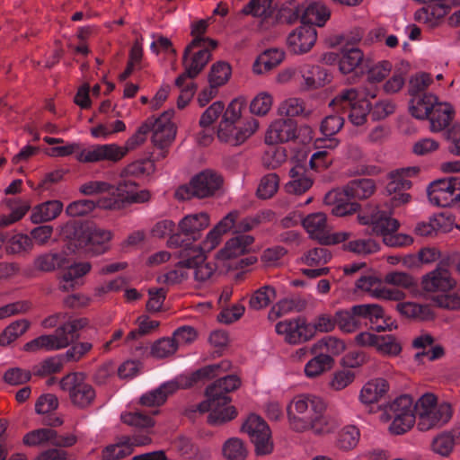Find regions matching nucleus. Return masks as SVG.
Segmentation results:
<instances>
[{
	"mask_svg": "<svg viewBox=\"0 0 460 460\" xmlns=\"http://www.w3.org/2000/svg\"><path fill=\"white\" fill-rule=\"evenodd\" d=\"M221 386L215 381L205 390L206 401L198 404L200 413L210 411L208 416V422L212 425H220L230 421L237 415L236 409L234 406H227L231 398L227 395Z\"/></svg>",
	"mask_w": 460,
	"mask_h": 460,
	"instance_id": "nucleus-1",
	"label": "nucleus"
},
{
	"mask_svg": "<svg viewBox=\"0 0 460 460\" xmlns=\"http://www.w3.org/2000/svg\"><path fill=\"white\" fill-rule=\"evenodd\" d=\"M223 184V178L217 172L205 170L195 175L189 184L180 186L175 191L179 200H189L191 198L204 199L213 196Z\"/></svg>",
	"mask_w": 460,
	"mask_h": 460,
	"instance_id": "nucleus-2",
	"label": "nucleus"
},
{
	"mask_svg": "<svg viewBox=\"0 0 460 460\" xmlns=\"http://www.w3.org/2000/svg\"><path fill=\"white\" fill-rule=\"evenodd\" d=\"M385 414L387 420H392L389 426L391 433L402 435L409 431L416 420L412 398L407 394L397 397L385 406Z\"/></svg>",
	"mask_w": 460,
	"mask_h": 460,
	"instance_id": "nucleus-3",
	"label": "nucleus"
},
{
	"mask_svg": "<svg viewBox=\"0 0 460 460\" xmlns=\"http://www.w3.org/2000/svg\"><path fill=\"white\" fill-rule=\"evenodd\" d=\"M60 388L68 393L71 403L81 410L92 407L96 398L94 388L84 380L82 373H70L61 378Z\"/></svg>",
	"mask_w": 460,
	"mask_h": 460,
	"instance_id": "nucleus-4",
	"label": "nucleus"
},
{
	"mask_svg": "<svg viewBox=\"0 0 460 460\" xmlns=\"http://www.w3.org/2000/svg\"><path fill=\"white\" fill-rule=\"evenodd\" d=\"M329 105L347 113L350 122L356 126L363 125L371 112L370 102L365 99L358 100V92L354 88L341 91Z\"/></svg>",
	"mask_w": 460,
	"mask_h": 460,
	"instance_id": "nucleus-5",
	"label": "nucleus"
},
{
	"mask_svg": "<svg viewBox=\"0 0 460 460\" xmlns=\"http://www.w3.org/2000/svg\"><path fill=\"white\" fill-rule=\"evenodd\" d=\"M188 244L178 253V257L181 260L177 262V267L193 269L195 280L205 283L213 276L217 267L206 261L207 256L202 247H191Z\"/></svg>",
	"mask_w": 460,
	"mask_h": 460,
	"instance_id": "nucleus-6",
	"label": "nucleus"
},
{
	"mask_svg": "<svg viewBox=\"0 0 460 460\" xmlns=\"http://www.w3.org/2000/svg\"><path fill=\"white\" fill-rule=\"evenodd\" d=\"M427 191L433 205L443 208L454 206L460 201V176L434 181Z\"/></svg>",
	"mask_w": 460,
	"mask_h": 460,
	"instance_id": "nucleus-7",
	"label": "nucleus"
},
{
	"mask_svg": "<svg viewBox=\"0 0 460 460\" xmlns=\"http://www.w3.org/2000/svg\"><path fill=\"white\" fill-rule=\"evenodd\" d=\"M241 429L250 437L257 456L270 455L273 451L274 444L270 429L261 417L251 414L242 425Z\"/></svg>",
	"mask_w": 460,
	"mask_h": 460,
	"instance_id": "nucleus-8",
	"label": "nucleus"
},
{
	"mask_svg": "<svg viewBox=\"0 0 460 460\" xmlns=\"http://www.w3.org/2000/svg\"><path fill=\"white\" fill-rule=\"evenodd\" d=\"M309 397L299 395L288 405L287 411L291 428L298 432L313 429L316 420V406L311 400L312 407L308 409Z\"/></svg>",
	"mask_w": 460,
	"mask_h": 460,
	"instance_id": "nucleus-9",
	"label": "nucleus"
},
{
	"mask_svg": "<svg viewBox=\"0 0 460 460\" xmlns=\"http://www.w3.org/2000/svg\"><path fill=\"white\" fill-rule=\"evenodd\" d=\"M89 236V226L77 220L68 221L59 230V240L71 253L85 252Z\"/></svg>",
	"mask_w": 460,
	"mask_h": 460,
	"instance_id": "nucleus-10",
	"label": "nucleus"
},
{
	"mask_svg": "<svg viewBox=\"0 0 460 460\" xmlns=\"http://www.w3.org/2000/svg\"><path fill=\"white\" fill-rule=\"evenodd\" d=\"M343 125V119L338 115L327 116L321 123V133L323 137H318V168L327 169L332 162L322 161L328 155V149H334L338 146L339 141L333 136L339 132Z\"/></svg>",
	"mask_w": 460,
	"mask_h": 460,
	"instance_id": "nucleus-11",
	"label": "nucleus"
},
{
	"mask_svg": "<svg viewBox=\"0 0 460 460\" xmlns=\"http://www.w3.org/2000/svg\"><path fill=\"white\" fill-rule=\"evenodd\" d=\"M307 152L302 151L297 155V164L289 171L292 179L285 185L288 193L300 195L308 190L314 184V177L305 167Z\"/></svg>",
	"mask_w": 460,
	"mask_h": 460,
	"instance_id": "nucleus-12",
	"label": "nucleus"
},
{
	"mask_svg": "<svg viewBox=\"0 0 460 460\" xmlns=\"http://www.w3.org/2000/svg\"><path fill=\"white\" fill-rule=\"evenodd\" d=\"M234 122L221 120L217 128V137L221 142L236 146L243 144L259 128L257 119L248 121L243 127L235 128Z\"/></svg>",
	"mask_w": 460,
	"mask_h": 460,
	"instance_id": "nucleus-13",
	"label": "nucleus"
},
{
	"mask_svg": "<svg viewBox=\"0 0 460 460\" xmlns=\"http://www.w3.org/2000/svg\"><path fill=\"white\" fill-rule=\"evenodd\" d=\"M358 220L361 225L370 226V234L382 235L383 239L385 234L396 232L400 226L397 219L378 208H374L369 214H359Z\"/></svg>",
	"mask_w": 460,
	"mask_h": 460,
	"instance_id": "nucleus-14",
	"label": "nucleus"
},
{
	"mask_svg": "<svg viewBox=\"0 0 460 460\" xmlns=\"http://www.w3.org/2000/svg\"><path fill=\"white\" fill-rule=\"evenodd\" d=\"M279 334H285L289 343L304 342L314 336L316 324L307 323L305 319L297 318L294 321L279 322L276 325Z\"/></svg>",
	"mask_w": 460,
	"mask_h": 460,
	"instance_id": "nucleus-15",
	"label": "nucleus"
},
{
	"mask_svg": "<svg viewBox=\"0 0 460 460\" xmlns=\"http://www.w3.org/2000/svg\"><path fill=\"white\" fill-rule=\"evenodd\" d=\"M316 43V28L310 26H299L287 38V45L289 51L296 55L309 52Z\"/></svg>",
	"mask_w": 460,
	"mask_h": 460,
	"instance_id": "nucleus-16",
	"label": "nucleus"
},
{
	"mask_svg": "<svg viewBox=\"0 0 460 460\" xmlns=\"http://www.w3.org/2000/svg\"><path fill=\"white\" fill-rule=\"evenodd\" d=\"M126 155V150L115 144L96 146L93 149H84L77 155L81 163H96L100 161L118 162Z\"/></svg>",
	"mask_w": 460,
	"mask_h": 460,
	"instance_id": "nucleus-17",
	"label": "nucleus"
},
{
	"mask_svg": "<svg viewBox=\"0 0 460 460\" xmlns=\"http://www.w3.org/2000/svg\"><path fill=\"white\" fill-rule=\"evenodd\" d=\"M451 417V405L447 402H443L432 410L420 413L417 427L420 431H428L432 429L440 428L447 423Z\"/></svg>",
	"mask_w": 460,
	"mask_h": 460,
	"instance_id": "nucleus-18",
	"label": "nucleus"
},
{
	"mask_svg": "<svg viewBox=\"0 0 460 460\" xmlns=\"http://www.w3.org/2000/svg\"><path fill=\"white\" fill-rule=\"evenodd\" d=\"M296 138V122L290 119H279L273 121L265 136V142L269 145L286 143Z\"/></svg>",
	"mask_w": 460,
	"mask_h": 460,
	"instance_id": "nucleus-19",
	"label": "nucleus"
},
{
	"mask_svg": "<svg viewBox=\"0 0 460 460\" xmlns=\"http://www.w3.org/2000/svg\"><path fill=\"white\" fill-rule=\"evenodd\" d=\"M353 312L362 319L368 320L371 329L380 332L386 330H392V323L385 319V311L382 306L377 304H362L353 305Z\"/></svg>",
	"mask_w": 460,
	"mask_h": 460,
	"instance_id": "nucleus-20",
	"label": "nucleus"
},
{
	"mask_svg": "<svg viewBox=\"0 0 460 460\" xmlns=\"http://www.w3.org/2000/svg\"><path fill=\"white\" fill-rule=\"evenodd\" d=\"M113 190L118 199L122 201L124 208L131 204L144 203L150 199V192L147 190H138V184L131 180L119 181Z\"/></svg>",
	"mask_w": 460,
	"mask_h": 460,
	"instance_id": "nucleus-21",
	"label": "nucleus"
},
{
	"mask_svg": "<svg viewBox=\"0 0 460 460\" xmlns=\"http://www.w3.org/2000/svg\"><path fill=\"white\" fill-rule=\"evenodd\" d=\"M209 226V217L207 213H198L184 217L178 225L181 233L187 241L195 242L200 238V232Z\"/></svg>",
	"mask_w": 460,
	"mask_h": 460,
	"instance_id": "nucleus-22",
	"label": "nucleus"
},
{
	"mask_svg": "<svg viewBox=\"0 0 460 460\" xmlns=\"http://www.w3.org/2000/svg\"><path fill=\"white\" fill-rule=\"evenodd\" d=\"M367 61L359 48L343 47L339 60V68L342 74H349L357 69L360 70V74H364V68Z\"/></svg>",
	"mask_w": 460,
	"mask_h": 460,
	"instance_id": "nucleus-23",
	"label": "nucleus"
},
{
	"mask_svg": "<svg viewBox=\"0 0 460 460\" xmlns=\"http://www.w3.org/2000/svg\"><path fill=\"white\" fill-rule=\"evenodd\" d=\"M456 286L455 279L451 277L449 270H434L423 277L422 288L428 292L445 293Z\"/></svg>",
	"mask_w": 460,
	"mask_h": 460,
	"instance_id": "nucleus-24",
	"label": "nucleus"
},
{
	"mask_svg": "<svg viewBox=\"0 0 460 460\" xmlns=\"http://www.w3.org/2000/svg\"><path fill=\"white\" fill-rule=\"evenodd\" d=\"M254 238L248 234H240L228 240L225 247L217 252L216 258L218 260H229L249 252L250 246Z\"/></svg>",
	"mask_w": 460,
	"mask_h": 460,
	"instance_id": "nucleus-25",
	"label": "nucleus"
},
{
	"mask_svg": "<svg viewBox=\"0 0 460 460\" xmlns=\"http://www.w3.org/2000/svg\"><path fill=\"white\" fill-rule=\"evenodd\" d=\"M180 389L177 380L166 382L158 388L143 394L139 399V403L146 407H155L164 404L170 394Z\"/></svg>",
	"mask_w": 460,
	"mask_h": 460,
	"instance_id": "nucleus-26",
	"label": "nucleus"
},
{
	"mask_svg": "<svg viewBox=\"0 0 460 460\" xmlns=\"http://www.w3.org/2000/svg\"><path fill=\"white\" fill-rule=\"evenodd\" d=\"M454 117L453 107L447 102H439L434 106L428 116L429 128L432 132H440L447 128Z\"/></svg>",
	"mask_w": 460,
	"mask_h": 460,
	"instance_id": "nucleus-27",
	"label": "nucleus"
},
{
	"mask_svg": "<svg viewBox=\"0 0 460 460\" xmlns=\"http://www.w3.org/2000/svg\"><path fill=\"white\" fill-rule=\"evenodd\" d=\"M418 172L419 169L415 167L402 168L390 172L387 174L388 182L385 186L387 194L393 195V193L411 189V181L407 178L411 175V172L417 173Z\"/></svg>",
	"mask_w": 460,
	"mask_h": 460,
	"instance_id": "nucleus-28",
	"label": "nucleus"
},
{
	"mask_svg": "<svg viewBox=\"0 0 460 460\" xmlns=\"http://www.w3.org/2000/svg\"><path fill=\"white\" fill-rule=\"evenodd\" d=\"M68 259L62 252H45L38 255L33 261V268L40 272H53L64 268Z\"/></svg>",
	"mask_w": 460,
	"mask_h": 460,
	"instance_id": "nucleus-29",
	"label": "nucleus"
},
{
	"mask_svg": "<svg viewBox=\"0 0 460 460\" xmlns=\"http://www.w3.org/2000/svg\"><path fill=\"white\" fill-rule=\"evenodd\" d=\"M190 54V53H187L185 56V51L183 52L182 64L184 68H187V75H189V77L190 79H194L205 68L211 59L212 55L209 49L205 48L195 52L189 59Z\"/></svg>",
	"mask_w": 460,
	"mask_h": 460,
	"instance_id": "nucleus-30",
	"label": "nucleus"
},
{
	"mask_svg": "<svg viewBox=\"0 0 460 460\" xmlns=\"http://www.w3.org/2000/svg\"><path fill=\"white\" fill-rule=\"evenodd\" d=\"M62 210L63 203L60 200H49L32 208L31 219L34 224L49 222L58 217Z\"/></svg>",
	"mask_w": 460,
	"mask_h": 460,
	"instance_id": "nucleus-31",
	"label": "nucleus"
},
{
	"mask_svg": "<svg viewBox=\"0 0 460 460\" xmlns=\"http://www.w3.org/2000/svg\"><path fill=\"white\" fill-rule=\"evenodd\" d=\"M388 389L389 384L385 379H373L363 386L359 399L365 404L376 402L386 394Z\"/></svg>",
	"mask_w": 460,
	"mask_h": 460,
	"instance_id": "nucleus-32",
	"label": "nucleus"
},
{
	"mask_svg": "<svg viewBox=\"0 0 460 460\" xmlns=\"http://www.w3.org/2000/svg\"><path fill=\"white\" fill-rule=\"evenodd\" d=\"M410 105V111L413 117L419 119H426L432 111L438 99L432 93L412 95Z\"/></svg>",
	"mask_w": 460,
	"mask_h": 460,
	"instance_id": "nucleus-33",
	"label": "nucleus"
},
{
	"mask_svg": "<svg viewBox=\"0 0 460 460\" xmlns=\"http://www.w3.org/2000/svg\"><path fill=\"white\" fill-rule=\"evenodd\" d=\"M376 190L374 180L362 178L352 180L344 186L345 196L353 199H366L371 197Z\"/></svg>",
	"mask_w": 460,
	"mask_h": 460,
	"instance_id": "nucleus-34",
	"label": "nucleus"
},
{
	"mask_svg": "<svg viewBox=\"0 0 460 460\" xmlns=\"http://www.w3.org/2000/svg\"><path fill=\"white\" fill-rule=\"evenodd\" d=\"M285 58V52L279 49H269L262 52L255 60L252 70L255 74H262L279 66Z\"/></svg>",
	"mask_w": 460,
	"mask_h": 460,
	"instance_id": "nucleus-35",
	"label": "nucleus"
},
{
	"mask_svg": "<svg viewBox=\"0 0 460 460\" xmlns=\"http://www.w3.org/2000/svg\"><path fill=\"white\" fill-rule=\"evenodd\" d=\"M89 245L85 251L92 255H100L109 250L108 243L112 238V233L102 228H91L89 226Z\"/></svg>",
	"mask_w": 460,
	"mask_h": 460,
	"instance_id": "nucleus-36",
	"label": "nucleus"
},
{
	"mask_svg": "<svg viewBox=\"0 0 460 460\" xmlns=\"http://www.w3.org/2000/svg\"><path fill=\"white\" fill-rule=\"evenodd\" d=\"M151 130L153 131L152 142L155 146L161 150V157L164 158L166 156L165 149L175 138L176 127H165L164 124H152Z\"/></svg>",
	"mask_w": 460,
	"mask_h": 460,
	"instance_id": "nucleus-37",
	"label": "nucleus"
},
{
	"mask_svg": "<svg viewBox=\"0 0 460 460\" xmlns=\"http://www.w3.org/2000/svg\"><path fill=\"white\" fill-rule=\"evenodd\" d=\"M349 236V232L332 233L326 225V215L318 212V243L333 245L344 242Z\"/></svg>",
	"mask_w": 460,
	"mask_h": 460,
	"instance_id": "nucleus-38",
	"label": "nucleus"
},
{
	"mask_svg": "<svg viewBox=\"0 0 460 460\" xmlns=\"http://www.w3.org/2000/svg\"><path fill=\"white\" fill-rule=\"evenodd\" d=\"M456 446V435L451 431H444L436 436L431 443L434 453L447 457Z\"/></svg>",
	"mask_w": 460,
	"mask_h": 460,
	"instance_id": "nucleus-39",
	"label": "nucleus"
},
{
	"mask_svg": "<svg viewBox=\"0 0 460 460\" xmlns=\"http://www.w3.org/2000/svg\"><path fill=\"white\" fill-rule=\"evenodd\" d=\"M337 325L345 333H351L362 327V323L358 314L353 312V306L348 310H341L336 313Z\"/></svg>",
	"mask_w": 460,
	"mask_h": 460,
	"instance_id": "nucleus-40",
	"label": "nucleus"
},
{
	"mask_svg": "<svg viewBox=\"0 0 460 460\" xmlns=\"http://www.w3.org/2000/svg\"><path fill=\"white\" fill-rule=\"evenodd\" d=\"M222 453L227 460H245L248 455L243 441L238 438L227 439L223 445Z\"/></svg>",
	"mask_w": 460,
	"mask_h": 460,
	"instance_id": "nucleus-41",
	"label": "nucleus"
},
{
	"mask_svg": "<svg viewBox=\"0 0 460 460\" xmlns=\"http://www.w3.org/2000/svg\"><path fill=\"white\" fill-rule=\"evenodd\" d=\"M447 13V8L445 6H425L415 12L414 19L419 22L434 26L438 20L443 18Z\"/></svg>",
	"mask_w": 460,
	"mask_h": 460,
	"instance_id": "nucleus-42",
	"label": "nucleus"
},
{
	"mask_svg": "<svg viewBox=\"0 0 460 460\" xmlns=\"http://www.w3.org/2000/svg\"><path fill=\"white\" fill-rule=\"evenodd\" d=\"M30 327V322L26 319L17 320L8 325L0 334V345L7 346L22 336Z\"/></svg>",
	"mask_w": 460,
	"mask_h": 460,
	"instance_id": "nucleus-43",
	"label": "nucleus"
},
{
	"mask_svg": "<svg viewBox=\"0 0 460 460\" xmlns=\"http://www.w3.org/2000/svg\"><path fill=\"white\" fill-rule=\"evenodd\" d=\"M216 371L217 366L208 365L196 370L190 376H180L177 379V382L180 385V388L187 389L193 386L197 382L202 379H209L214 377Z\"/></svg>",
	"mask_w": 460,
	"mask_h": 460,
	"instance_id": "nucleus-44",
	"label": "nucleus"
},
{
	"mask_svg": "<svg viewBox=\"0 0 460 460\" xmlns=\"http://www.w3.org/2000/svg\"><path fill=\"white\" fill-rule=\"evenodd\" d=\"M272 12V0H250L241 10V13L243 15L262 17L264 19L270 17Z\"/></svg>",
	"mask_w": 460,
	"mask_h": 460,
	"instance_id": "nucleus-45",
	"label": "nucleus"
},
{
	"mask_svg": "<svg viewBox=\"0 0 460 460\" xmlns=\"http://www.w3.org/2000/svg\"><path fill=\"white\" fill-rule=\"evenodd\" d=\"M275 296V288L270 286H264L252 295L249 306L252 310H261L268 306Z\"/></svg>",
	"mask_w": 460,
	"mask_h": 460,
	"instance_id": "nucleus-46",
	"label": "nucleus"
},
{
	"mask_svg": "<svg viewBox=\"0 0 460 460\" xmlns=\"http://www.w3.org/2000/svg\"><path fill=\"white\" fill-rule=\"evenodd\" d=\"M376 349L383 356L396 357L402 351V344L392 334L380 335Z\"/></svg>",
	"mask_w": 460,
	"mask_h": 460,
	"instance_id": "nucleus-47",
	"label": "nucleus"
},
{
	"mask_svg": "<svg viewBox=\"0 0 460 460\" xmlns=\"http://www.w3.org/2000/svg\"><path fill=\"white\" fill-rule=\"evenodd\" d=\"M56 437V430L50 428H42L31 430L24 435L22 442L28 447L42 446L50 442Z\"/></svg>",
	"mask_w": 460,
	"mask_h": 460,
	"instance_id": "nucleus-48",
	"label": "nucleus"
},
{
	"mask_svg": "<svg viewBox=\"0 0 460 460\" xmlns=\"http://www.w3.org/2000/svg\"><path fill=\"white\" fill-rule=\"evenodd\" d=\"M359 430L353 425L344 427L339 433L337 447L342 450L353 449L359 440Z\"/></svg>",
	"mask_w": 460,
	"mask_h": 460,
	"instance_id": "nucleus-49",
	"label": "nucleus"
},
{
	"mask_svg": "<svg viewBox=\"0 0 460 460\" xmlns=\"http://www.w3.org/2000/svg\"><path fill=\"white\" fill-rule=\"evenodd\" d=\"M231 66L228 63L218 61L215 63L208 74V82L211 86H221L230 78Z\"/></svg>",
	"mask_w": 460,
	"mask_h": 460,
	"instance_id": "nucleus-50",
	"label": "nucleus"
},
{
	"mask_svg": "<svg viewBox=\"0 0 460 460\" xmlns=\"http://www.w3.org/2000/svg\"><path fill=\"white\" fill-rule=\"evenodd\" d=\"M445 220V217L441 214L432 217L429 222H419L415 226L414 232L420 236H432L439 230L446 231L443 228Z\"/></svg>",
	"mask_w": 460,
	"mask_h": 460,
	"instance_id": "nucleus-51",
	"label": "nucleus"
},
{
	"mask_svg": "<svg viewBox=\"0 0 460 460\" xmlns=\"http://www.w3.org/2000/svg\"><path fill=\"white\" fill-rule=\"evenodd\" d=\"M177 349L178 344L174 338H162L153 344L151 355L157 358H164L175 354Z\"/></svg>",
	"mask_w": 460,
	"mask_h": 460,
	"instance_id": "nucleus-52",
	"label": "nucleus"
},
{
	"mask_svg": "<svg viewBox=\"0 0 460 460\" xmlns=\"http://www.w3.org/2000/svg\"><path fill=\"white\" fill-rule=\"evenodd\" d=\"M279 112L288 117L303 115L307 118L313 113V110L305 111V102L298 98H289L279 107Z\"/></svg>",
	"mask_w": 460,
	"mask_h": 460,
	"instance_id": "nucleus-53",
	"label": "nucleus"
},
{
	"mask_svg": "<svg viewBox=\"0 0 460 460\" xmlns=\"http://www.w3.org/2000/svg\"><path fill=\"white\" fill-rule=\"evenodd\" d=\"M88 324L86 318H79L71 320L58 328V332L63 337H66L68 345L75 341L79 338L78 332Z\"/></svg>",
	"mask_w": 460,
	"mask_h": 460,
	"instance_id": "nucleus-54",
	"label": "nucleus"
},
{
	"mask_svg": "<svg viewBox=\"0 0 460 460\" xmlns=\"http://www.w3.org/2000/svg\"><path fill=\"white\" fill-rule=\"evenodd\" d=\"M279 177L276 173H269L263 176L257 189V196L267 199L271 198L278 190Z\"/></svg>",
	"mask_w": 460,
	"mask_h": 460,
	"instance_id": "nucleus-55",
	"label": "nucleus"
},
{
	"mask_svg": "<svg viewBox=\"0 0 460 460\" xmlns=\"http://www.w3.org/2000/svg\"><path fill=\"white\" fill-rule=\"evenodd\" d=\"M62 360L59 357L49 358L32 368V374L36 376L44 377L61 371Z\"/></svg>",
	"mask_w": 460,
	"mask_h": 460,
	"instance_id": "nucleus-56",
	"label": "nucleus"
},
{
	"mask_svg": "<svg viewBox=\"0 0 460 460\" xmlns=\"http://www.w3.org/2000/svg\"><path fill=\"white\" fill-rule=\"evenodd\" d=\"M32 372L21 367H10L3 376V380L9 385H22L31 381Z\"/></svg>",
	"mask_w": 460,
	"mask_h": 460,
	"instance_id": "nucleus-57",
	"label": "nucleus"
},
{
	"mask_svg": "<svg viewBox=\"0 0 460 460\" xmlns=\"http://www.w3.org/2000/svg\"><path fill=\"white\" fill-rule=\"evenodd\" d=\"M121 420L128 426L138 429L152 428L155 426V420L150 416L140 411L125 412L121 415Z\"/></svg>",
	"mask_w": 460,
	"mask_h": 460,
	"instance_id": "nucleus-58",
	"label": "nucleus"
},
{
	"mask_svg": "<svg viewBox=\"0 0 460 460\" xmlns=\"http://www.w3.org/2000/svg\"><path fill=\"white\" fill-rule=\"evenodd\" d=\"M301 8L296 1L291 0L285 3L279 10L277 18L280 22L293 24L299 19Z\"/></svg>",
	"mask_w": 460,
	"mask_h": 460,
	"instance_id": "nucleus-59",
	"label": "nucleus"
},
{
	"mask_svg": "<svg viewBox=\"0 0 460 460\" xmlns=\"http://www.w3.org/2000/svg\"><path fill=\"white\" fill-rule=\"evenodd\" d=\"M208 27V22L207 20H199L191 25L190 35L193 37V40L185 48V55L187 53H190L192 49H196L198 46L204 45V34L206 33Z\"/></svg>",
	"mask_w": 460,
	"mask_h": 460,
	"instance_id": "nucleus-60",
	"label": "nucleus"
},
{
	"mask_svg": "<svg viewBox=\"0 0 460 460\" xmlns=\"http://www.w3.org/2000/svg\"><path fill=\"white\" fill-rule=\"evenodd\" d=\"M133 449L131 445L127 442L111 445L102 451V460H119L131 455Z\"/></svg>",
	"mask_w": 460,
	"mask_h": 460,
	"instance_id": "nucleus-61",
	"label": "nucleus"
},
{
	"mask_svg": "<svg viewBox=\"0 0 460 460\" xmlns=\"http://www.w3.org/2000/svg\"><path fill=\"white\" fill-rule=\"evenodd\" d=\"M392 65L389 61H382L370 67L368 62L365 66L364 73L367 71V78L371 83L383 81L390 73Z\"/></svg>",
	"mask_w": 460,
	"mask_h": 460,
	"instance_id": "nucleus-62",
	"label": "nucleus"
},
{
	"mask_svg": "<svg viewBox=\"0 0 460 460\" xmlns=\"http://www.w3.org/2000/svg\"><path fill=\"white\" fill-rule=\"evenodd\" d=\"M345 249L360 255L370 254L378 250V244L371 239L350 241L344 245Z\"/></svg>",
	"mask_w": 460,
	"mask_h": 460,
	"instance_id": "nucleus-63",
	"label": "nucleus"
},
{
	"mask_svg": "<svg viewBox=\"0 0 460 460\" xmlns=\"http://www.w3.org/2000/svg\"><path fill=\"white\" fill-rule=\"evenodd\" d=\"M225 109V104L221 101L213 102L201 115L199 126L208 128L212 125L220 116Z\"/></svg>",
	"mask_w": 460,
	"mask_h": 460,
	"instance_id": "nucleus-64",
	"label": "nucleus"
}]
</instances>
